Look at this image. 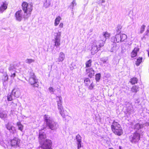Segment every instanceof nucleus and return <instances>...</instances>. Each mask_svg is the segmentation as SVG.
<instances>
[{"label":"nucleus","mask_w":149,"mask_h":149,"mask_svg":"<svg viewBox=\"0 0 149 149\" xmlns=\"http://www.w3.org/2000/svg\"><path fill=\"white\" fill-rule=\"evenodd\" d=\"M46 135L45 133L40 131L39 133V140L41 145L40 149H51L52 142L51 140L46 139Z\"/></svg>","instance_id":"1"},{"label":"nucleus","mask_w":149,"mask_h":149,"mask_svg":"<svg viewBox=\"0 0 149 149\" xmlns=\"http://www.w3.org/2000/svg\"><path fill=\"white\" fill-rule=\"evenodd\" d=\"M45 121L49 128L52 130H55L58 127V123L55 122L53 119L47 115H45L44 116Z\"/></svg>","instance_id":"2"},{"label":"nucleus","mask_w":149,"mask_h":149,"mask_svg":"<svg viewBox=\"0 0 149 149\" xmlns=\"http://www.w3.org/2000/svg\"><path fill=\"white\" fill-rule=\"evenodd\" d=\"M111 127L112 131L115 134L118 136L122 134L123 130L120 125L115 121H113Z\"/></svg>","instance_id":"3"},{"label":"nucleus","mask_w":149,"mask_h":149,"mask_svg":"<svg viewBox=\"0 0 149 149\" xmlns=\"http://www.w3.org/2000/svg\"><path fill=\"white\" fill-rule=\"evenodd\" d=\"M29 84L34 87H38L39 85L38 80L33 72H31L29 77Z\"/></svg>","instance_id":"4"},{"label":"nucleus","mask_w":149,"mask_h":149,"mask_svg":"<svg viewBox=\"0 0 149 149\" xmlns=\"http://www.w3.org/2000/svg\"><path fill=\"white\" fill-rule=\"evenodd\" d=\"M127 36L124 34L120 35H116L115 36L111 37V40L113 43L119 42H123L127 38Z\"/></svg>","instance_id":"5"},{"label":"nucleus","mask_w":149,"mask_h":149,"mask_svg":"<svg viewBox=\"0 0 149 149\" xmlns=\"http://www.w3.org/2000/svg\"><path fill=\"white\" fill-rule=\"evenodd\" d=\"M110 36V33L108 32L107 31L103 32L102 34L100 36V40H97L99 42L100 46H103L107 39L109 38Z\"/></svg>","instance_id":"6"},{"label":"nucleus","mask_w":149,"mask_h":149,"mask_svg":"<svg viewBox=\"0 0 149 149\" xmlns=\"http://www.w3.org/2000/svg\"><path fill=\"white\" fill-rule=\"evenodd\" d=\"M99 44V42L96 40H94L93 42L91 50L92 54L94 55L100 49V47H102L100 46Z\"/></svg>","instance_id":"7"},{"label":"nucleus","mask_w":149,"mask_h":149,"mask_svg":"<svg viewBox=\"0 0 149 149\" xmlns=\"http://www.w3.org/2000/svg\"><path fill=\"white\" fill-rule=\"evenodd\" d=\"M22 8L25 13L30 14L33 9V5L31 3L28 4L26 2H23L22 4Z\"/></svg>","instance_id":"8"},{"label":"nucleus","mask_w":149,"mask_h":149,"mask_svg":"<svg viewBox=\"0 0 149 149\" xmlns=\"http://www.w3.org/2000/svg\"><path fill=\"white\" fill-rule=\"evenodd\" d=\"M140 139V134L136 131L129 137V140L132 143L138 142Z\"/></svg>","instance_id":"9"},{"label":"nucleus","mask_w":149,"mask_h":149,"mask_svg":"<svg viewBox=\"0 0 149 149\" xmlns=\"http://www.w3.org/2000/svg\"><path fill=\"white\" fill-rule=\"evenodd\" d=\"M56 34V35L55 36L54 40V46L57 48L59 47L61 45L60 41L61 32L58 31V32Z\"/></svg>","instance_id":"10"},{"label":"nucleus","mask_w":149,"mask_h":149,"mask_svg":"<svg viewBox=\"0 0 149 149\" xmlns=\"http://www.w3.org/2000/svg\"><path fill=\"white\" fill-rule=\"evenodd\" d=\"M22 14V11L21 10L17 11L15 14L16 19L19 22L21 21L23 17Z\"/></svg>","instance_id":"11"},{"label":"nucleus","mask_w":149,"mask_h":149,"mask_svg":"<svg viewBox=\"0 0 149 149\" xmlns=\"http://www.w3.org/2000/svg\"><path fill=\"white\" fill-rule=\"evenodd\" d=\"M8 5V3L6 1L2 2L0 6V12L2 13L4 10H6Z\"/></svg>","instance_id":"12"},{"label":"nucleus","mask_w":149,"mask_h":149,"mask_svg":"<svg viewBox=\"0 0 149 149\" xmlns=\"http://www.w3.org/2000/svg\"><path fill=\"white\" fill-rule=\"evenodd\" d=\"M7 129L12 133H14L16 131L15 128L13 127L11 123H8L6 125Z\"/></svg>","instance_id":"13"},{"label":"nucleus","mask_w":149,"mask_h":149,"mask_svg":"<svg viewBox=\"0 0 149 149\" xmlns=\"http://www.w3.org/2000/svg\"><path fill=\"white\" fill-rule=\"evenodd\" d=\"M86 72L88 76L91 78L95 74L94 70L92 68H89L86 69Z\"/></svg>","instance_id":"14"},{"label":"nucleus","mask_w":149,"mask_h":149,"mask_svg":"<svg viewBox=\"0 0 149 149\" xmlns=\"http://www.w3.org/2000/svg\"><path fill=\"white\" fill-rule=\"evenodd\" d=\"M20 141V140L18 138H14L12 139L10 142L11 145L12 146H15L18 145Z\"/></svg>","instance_id":"15"},{"label":"nucleus","mask_w":149,"mask_h":149,"mask_svg":"<svg viewBox=\"0 0 149 149\" xmlns=\"http://www.w3.org/2000/svg\"><path fill=\"white\" fill-rule=\"evenodd\" d=\"M12 94L15 97H18L20 95V92L18 88H15L13 89L12 92Z\"/></svg>","instance_id":"16"},{"label":"nucleus","mask_w":149,"mask_h":149,"mask_svg":"<svg viewBox=\"0 0 149 149\" xmlns=\"http://www.w3.org/2000/svg\"><path fill=\"white\" fill-rule=\"evenodd\" d=\"M143 127V124L138 123L133 126V128L134 129L136 130L137 132H139L140 130Z\"/></svg>","instance_id":"17"},{"label":"nucleus","mask_w":149,"mask_h":149,"mask_svg":"<svg viewBox=\"0 0 149 149\" xmlns=\"http://www.w3.org/2000/svg\"><path fill=\"white\" fill-rule=\"evenodd\" d=\"M57 99L58 100L57 101L58 102V108L59 110H61L63 109L62 107V98L61 96L57 97Z\"/></svg>","instance_id":"18"},{"label":"nucleus","mask_w":149,"mask_h":149,"mask_svg":"<svg viewBox=\"0 0 149 149\" xmlns=\"http://www.w3.org/2000/svg\"><path fill=\"white\" fill-rule=\"evenodd\" d=\"M127 111L128 113L130 114L133 113L134 112L133 107L132 105L129 103L127 104Z\"/></svg>","instance_id":"19"},{"label":"nucleus","mask_w":149,"mask_h":149,"mask_svg":"<svg viewBox=\"0 0 149 149\" xmlns=\"http://www.w3.org/2000/svg\"><path fill=\"white\" fill-rule=\"evenodd\" d=\"M65 58V55L64 53L62 52H60L58 59V62H62Z\"/></svg>","instance_id":"20"},{"label":"nucleus","mask_w":149,"mask_h":149,"mask_svg":"<svg viewBox=\"0 0 149 149\" xmlns=\"http://www.w3.org/2000/svg\"><path fill=\"white\" fill-rule=\"evenodd\" d=\"M139 50V48L138 47H135L131 53V57L132 58L136 56L137 54V52Z\"/></svg>","instance_id":"21"},{"label":"nucleus","mask_w":149,"mask_h":149,"mask_svg":"<svg viewBox=\"0 0 149 149\" xmlns=\"http://www.w3.org/2000/svg\"><path fill=\"white\" fill-rule=\"evenodd\" d=\"M52 0H45L44 3V6L45 8L49 7L51 5Z\"/></svg>","instance_id":"22"},{"label":"nucleus","mask_w":149,"mask_h":149,"mask_svg":"<svg viewBox=\"0 0 149 149\" xmlns=\"http://www.w3.org/2000/svg\"><path fill=\"white\" fill-rule=\"evenodd\" d=\"M8 69L10 72H14L15 70V67L14 65L13 64H10Z\"/></svg>","instance_id":"23"},{"label":"nucleus","mask_w":149,"mask_h":149,"mask_svg":"<svg viewBox=\"0 0 149 149\" xmlns=\"http://www.w3.org/2000/svg\"><path fill=\"white\" fill-rule=\"evenodd\" d=\"M7 117V114L6 112L3 111L2 112L0 113V117L3 119L6 118Z\"/></svg>","instance_id":"24"},{"label":"nucleus","mask_w":149,"mask_h":149,"mask_svg":"<svg viewBox=\"0 0 149 149\" xmlns=\"http://www.w3.org/2000/svg\"><path fill=\"white\" fill-rule=\"evenodd\" d=\"M61 18L60 16L57 17L55 19V22L54 23V26H56L59 24L60 21L61 20Z\"/></svg>","instance_id":"25"},{"label":"nucleus","mask_w":149,"mask_h":149,"mask_svg":"<svg viewBox=\"0 0 149 149\" xmlns=\"http://www.w3.org/2000/svg\"><path fill=\"white\" fill-rule=\"evenodd\" d=\"M122 28V27L121 25H118L117 26L116 29V35H120V34L121 32Z\"/></svg>","instance_id":"26"},{"label":"nucleus","mask_w":149,"mask_h":149,"mask_svg":"<svg viewBox=\"0 0 149 149\" xmlns=\"http://www.w3.org/2000/svg\"><path fill=\"white\" fill-rule=\"evenodd\" d=\"M139 87L138 86H133L132 89L131 91L132 92L136 93L138 91H139Z\"/></svg>","instance_id":"27"},{"label":"nucleus","mask_w":149,"mask_h":149,"mask_svg":"<svg viewBox=\"0 0 149 149\" xmlns=\"http://www.w3.org/2000/svg\"><path fill=\"white\" fill-rule=\"evenodd\" d=\"M92 61L90 59L86 63V68H90L91 66Z\"/></svg>","instance_id":"28"},{"label":"nucleus","mask_w":149,"mask_h":149,"mask_svg":"<svg viewBox=\"0 0 149 149\" xmlns=\"http://www.w3.org/2000/svg\"><path fill=\"white\" fill-rule=\"evenodd\" d=\"M17 125L18 126L19 130L21 131H22L23 129V126L21 124V123L20 122H17Z\"/></svg>","instance_id":"29"},{"label":"nucleus","mask_w":149,"mask_h":149,"mask_svg":"<svg viewBox=\"0 0 149 149\" xmlns=\"http://www.w3.org/2000/svg\"><path fill=\"white\" fill-rule=\"evenodd\" d=\"M25 62L26 63L30 64L31 63L34 62L35 60L32 59L27 58L25 60Z\"/></svg>","instance_id":"30"},{"label":"nucleus","mask_w":149,"mask_h":149,"mask_svg":"<svg viewBox=\"0 0 149 149\" xmlns=\"http://www.w3.org/2000/svg\"><path fill=\"white\" fill-rule=\"evenodd\" d=\"M142 57H139V58H138L137 60V61H136V64L137 66H139V65L140 63L142 62Z\"/></svg>","instance_id":"31"},{"label":"nucleus","mask_w":149,"mask_h":149,"mask_svg":"<svg viewBox=\"0 0 149 149\" xmlns=\"http://www.w3.org/2000/svg\"><path fill=\"white\" fill-rule=\"evenodd\" d=\"M138 80L136 78H133L131 79L130 82L132 84H135L137 82Z\"/></svg>","instance_id":"32"},{"label":"nucleus","mask_w":149,"mask_h":149,"mask_svg":"<svg viewBox=\"0 0 149 149\" xmlns=\"http://www.w3.org/2000/svg\"><path fill=\"white\" fill-rule=\"evenodd\" d=\"M146 27V25L144 24H143L141 26L140 29V33H143L145 30Z\"/></svg>","instance_id":"33"},{"label":"nucleus","mask_w":149,"mask_h":149,"mask_svg":"<svg viewBox=\"0 0 149 149\" xmlns=\"http://www.w3.org/2000/svg\"><path fill=\"white\" fill-rule=\"evenodd\" d=\"M76 138L77 143L81 142V137L79 134H78L76 136Z\"/></svg>","instance_id":"34"},{"label":"nucleus","mask_w":149,"mask_h":149,"mask_svg":"<svg viewBox=\"0 0 149 149\" xmlns=\"http://www.w3.org/2000/svg\"><path fill=\"white\" fill-rule=\"evenodd\" d=\"M84 82L86 86H88L90 84V81L89 79L88 78H86L84 79Z\"/></svg>","instance_id":"35"},{"label":"nucleus","mask_w":149,"mask_h":149,"mask_svg":"<svg viewBox=\"0 0 149 149\" xmlns=\"http://www.w3.org/2000/svg\"><path fill=\"white\" fill-rule=\"evenodd\" d=\"M114 44L113 45V46L111 48V52H113L116 50L118 49V48H117V45L116 44V43H114Z\"/></svg>","instance_id":"36"},{"label":"nucleus","mask_w":149,"mask_h":149,"mask_svg":"<svg viewBox=\"0 0 149 149\" xmlns=\"http://www.w3.org/2000/svg\"><path fill=\"white\" fill-rule=\"evenodd\" d=\"M101 77V75L100 74H97L95 75V79L97 81H98Z\"/></svg>","instance_id":"37"},{"label":"nucleus","mask_w":149,"mask_h":149,"mask_svg":"<svg viewBox=\"0 0 149 149\" xmlns=\"http://www.w3.org/2000/svg\"><path fill=\"white\" fill-rule=\"evenodd\" d=\"M101 61L104 64L108 63V59L107 58H102L101 59Z\"/></svg>","instance_id":"38"},{"label":"nucleus","mask_w":149,"mask_h":149,"mask_svg":"<svg viewBox=\"0 0 149 149\" xmlns=\"http://www.w3.org/2000/svg\"><path fill=\"white\" fill-rule=\"evenodd\" d=\"M12 95V93L8 94L7 97V100L8 101H11L13 100Z\"/></svg>","instance_id":"39"},{"label":"nucleus","mask_w":149,"mask_h":149,"mask_svg":"<svg viewBox=\"0 0 149 149\" xmlns=\"http://www.w3.org/2000/svg\"><path fill=\"white\" fill-rule=\"evenodd\" d=\"M59 113L61 114V116H62L63 118L65 117V114L64 112V111L63 110V109H62L61 110H60L59 111Z\"/></svg>","instance_id":"40"},{"label":"nucleus","mask_w":149,"mask_h":149,"mask_svg":"<svg viewBox=\"0 0 149 149\" xmlns=\"http://www.w3.org/2000/svg\"><path fill=\"white\" fill-rule=\"evenodd\" d=\"M76 3L75 0H73L70 5L71 7L72 8V9H73L74 6H76Z\"/></svg>","instance_id":"41"},{"label":"nucleus","mask_w":149,"mask_h":149,"mask_svg":"<svg viewBox=\"0 0 149 149\" xmlns=\"http://www.w3.org/2000/svg\"><path fill=\"white\" fill-rule=\"evenodd\" d=\"M77 149H80L81 147L83 146L81 142L77 143Z\"/></svg>","instance_id":"42"},{"label":"nucleus","mask_w":149,"mask_h":149,"mask_svg":"<svg viewBox=\"0 0 149 149\" xmlns=\"http://www.w3.org/2000/svg\"><path fill=\"white\" fill-rule=\"evenodd\" d=\"M94 86L93 83L92 82L88 86V89L90 90L92 89Z\"/></svg>","instance_id":"43"},{"label":"nucleus","mask_w":149,"mask_h":149,"mask_svg":"<svg viewBox=\"0 0 149 149\" xmlns=\"http://www.w3.org/2000/svg\"><path fill=\"white\" fill-rule=\"evenodd\" d=\"M8 79V77L7 74H6L4 77V81L3 82V84L4 83V82H5V81H7Z\"/></svg>","instance_id":"44"},{"label":"nucleus","mask_w":149,"mask_h":149,"mask_svg":"<svg viewBox=\"0 0 149 149\" xmlns=\"http://www.w3.org/2000/svg\"><path fill=\"white\" fill-rule=\"evenodd\" d=\"M11 73V75H10V77H14L15 75H16V74H15V72H13H13H10Z\"/></svg>","instance_id":"45"},{"label":"nucleus","mask_w":149,"mask_h":149,"mask_svg":"<svg viewBox=\"0 0 149 149\" xmlns=\"http://www.w3.org/2000/svg\"><path fill=\"white\" fill-rule=\"evenodd\" d=\"M49 90L50 92H52V93H53L54 92L53 88L52 87H49Z\"/></svg>","instance_id":"46"},{"label":"nucleus","mask_w":149,"mask_h":149,"mask_svg":"<svg viewBox=\"0 0 149 149\" xmlns=\"http://www.w3.org/2000/svg\"><path fill=\"white\" fill-rule=\"evenodd\" d=\"M63 24L62 23H61L59 25V28H62L63 27Z\"/></svg>","instance_id":"47"},{"label":"nucleus","mask_w":149,"mask_h":149,"mask_svg":"<svg viewBox=\"0 0 149 149\" xmlns=\"http://www.w3.org/2000/svg\"><path fill=\"white\" fill-rule=\"evenodd\" d=\"M149 29H148L146 31V35H148V33H149Z\"/></svg>","instance_id":"48"},{"label":"nucleus","mask_w":149,"mask_h":149,"mask_svg":"<svg viewBox=\"0 0 149 149\" xmlns=\"http://www.w3.org/2000/svg\"><path fill=\"white\" fill-rule=\"evenodd\" d=\"M105 0H102L101 1V3H104L105 2Z\"/></svg>","instance_id":"49"},{"label":"nucleus","mask_w":149,"mask_h":149,"mask_svg":"<svg viewBox=\"0 0 149 149\" xmlns=\"http://www.w3.org/2000/svg\"><path fill=\"white\" fill-rule=\"evenodd\" d=\"M122 147L121 146H119V149H123Z\"/></svg>","instance_id":"50"},{"label":"nucleus","mask_w":149,"mask_h":149,"mask_svg":"<svg viewBox=\"0 0 149 149\" xmlns=\"http://www.w3.org/2000/svg\"><path fill=\"white\" fill-rule=\"evenodd\" d=\"M15 106H17V104H15Z\"/></svg>","instance_id":"51"},{"label":"nucleus","mask_w":149,"mask_h":149,"mask_svg":"<svg viewBox=\"0 0 149 149\" xmlns=\"http://www.w3.org/2000/svg\"><path fill=\"white\" fill-rule=\"evenodd\" d=\"M109 149H113V148H109Z\"/></svg>","instance_id":"52"},{"label":"nucleus","mask_w":149,"mask_h":149,"mask_svg":"<svg viewBox=\"0 0 149 149\" xmlns=\"http://www.w3.org/2000/svg\"><path fill=\"white\" fill-rule=\"evenodd\" d=\"M148 56H149V52H148Z\"/></svg>","instance_id":"53"},{"label":"nucleus","mask_w":149,"mask_h":149,"mask_svg":"<svg viewBox=\"0 0 149 149\" xmlns=\"http://www.w3.org/2000/svg\"><path fill=\"white\" fill-rule=\"evenodd\" d=\"M100 3V2H99L98 3L99 4Z\"/></svg>","instance_id":"54"}]
</instances>
